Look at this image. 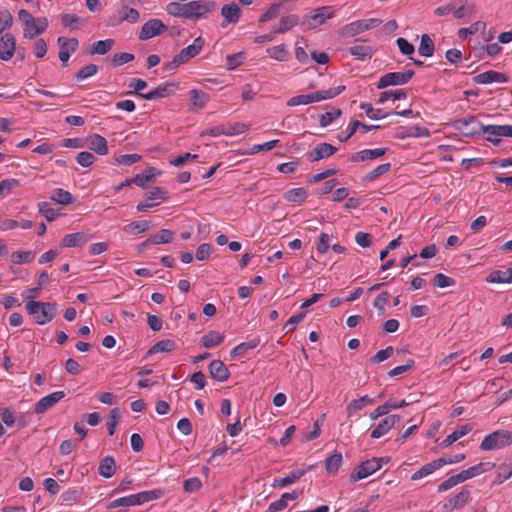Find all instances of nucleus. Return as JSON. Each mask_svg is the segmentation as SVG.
<instances>
[{
	"label": "nucleus",
	"mask_w": 512,
	"mask_h": 512,
	"mask_svg": "<svg viewBox=\"0 0 512 512\" xmlns=\"http://www.w3.org/2000/svg\"><path fill=\"white\" fill-rule=\"evenodd\" d=\"M269 57L277 61H286L288 58V52L284 44H280L266 50Z\"/></svg>",
	"instance_id": "864d4df0"
},
{
	"label": "nucleus",
	"mask_w": 512,
	"mask_h": 512,
	"mask_svg": "<svg viewBox=\"0 0 512 512\" xmlns=\"http://www.w3.org/2000/svg\"><path fill=\"white\" fill-rule=\"evenodd\" d=\"M433 284L439 288H445L453 286L455 284V280L443 273H438L433 278Z\"/></svg>",
	"instance_id": "774afa93"
},
{
	"label": "nucleus",
	"mask_w": 512,
	"mask_h": 512,
	"mask_svg": "<svg viewBox=\"0 0 512 512\" xmlns=\"http://www.w3.org/2000/svg\"><path fill=\"white\" fill-rule=\"evenodd\" d=\"M337 151L333 145L323 142L318 144L312 150L308 151L306 156L310 162H317L332 156Z\"/></svg>",
	"instance_id": "f8f14e48"
},
{
	"label": "nucleus",
	"mask_w": 512,
	"mask_h": 512,
	"mask_svg": "<svg viewBox=\"0 0 512 512\" xmlns=\"http://www.w3.org/2000/svg\"><path fill=\"white\" fill-rule=\"evenodd\" d=\"M391 168L390 163H384L379 166H377L375 169H373L371 172H369L365 177L364 180L366 181H373L374 179L378 178L379 176L387 173Z\"/></svg>",
	"instance_id": "69168bd1"
},
{
	"label": "nucleus",
	"mask_w": 512,
	"mask_h": 512,
	"mask_svg": "<svg viewBox=\"0 0 512 512\" xmlns=\"http://www.w3.org/2000/svg\"><path fill=\"white\" fill-rule=\"evenodd\" d=\"M16 51V39L7 32L0 38V59L2 61H9Z\"/></svg>",
	"instance_id": "4468645a"
},
{
	"label": "nucleus",
	"mask_w": 512,
	"mask_h": 512,
	"mask_svg": "<svg viewBox=\"0 0 512 512\" xmlns=\"http://www.w3.org/2000/svg\"><path fill=\"white\" fill-rule=\"evenodd\" d=\"M435 45L428 34L421 36L418 53L423 57H431L434 54Z\"/></svg>",
	"instance_id": "c9c22d12"
},
{
	"label": "nucleus",
	"mask_w": 512,
	"mask_h": 512,
	"mask_svg": "<svg viewBox=\"0 0 512 512\" xmlns=\"http://www.w3.org/2000/svg\"><path fill=\"white\" fill-rule=\"evenodd\" d=\"M225 135L227 136H235L242 133H245L249 130V125L245 123H233L224 125Z\"/></svg>",
	"instance_id": "4d7b16f0"
},
{
	"label": "nucleus",
	"mask_w": 512,
	"mask_h": 512,
	"mask_svg": "<svg viewBox=\"0 0 512 512\" xmlns=\"http://www.w3.org/2000/svg\"><path fill=\"white\" fill-rule=\"evenodd\" d=\"M299 17L294 14L282 16L280 19L279 27L274 29L276 34H284L299 24Z\"/></svg>",
	"instance_id": "c85d7f7f"
},
{
	"label": "nucleus",
	"mask_w": 512,
	"mask_h": 512,
	"mask_svg": "<svg viewBox=\"0 0 512 512\" xmlns=\"http://www.w3.org/2000/svg\"><path fill=\"white\" fill-rule=\"evenodd\" d=\"M335 10L332 6H322L312 10L306 15L302 21V25L306 29H314L317 26L323 25L327 19L334 16Z\"/></svg>",
	"instance_id": "39448f33"
},
{
	"label": "nucleus",
	"mask_w": 512,
	"mask_h": 512,
	"mask_svg": "<svg viewBox=\"0 0 512 512\" xmlns=\"http://www.w3.org/2000/svg\"><path fill=\"white\" fill-rule=\"evenodd\" d=\"M114 43L113 39L99 40L92 44L89 53L91 55H105L112 49Z\"/></svg>",
	"instance_id": "e433bc0d"
},
{
	"label": "nucleus",
	"mask_w": 512,
	"mask_h": 512,
	"mask_svg": "<svg viewBox=\"0 0 512 512\" xmlns=\"http://www.w3.org/2000/svg\"><path fill=\"white\" fill-rule=\"evenodd\" d=\"M116 461L112 456H106L100 462L98 473L104 478H111L116 472Z\"/></svg>",
	"instance_id": "cd10ccee"
},
{
	"label": "nucleus",
	"mask_w": 512,
	"mask_h": 512,
	"mask_svg": "<svg viewBox=\"0 0 512 512\" xmlns=\"http://www.w3.org/2000/svg\"><path fill=\"white\" fill-rule=\"evenodd\" d=\"M137 505H139L137 501V496L136 494H132L111 501L110 503L107 504V509L111 510L118 507H131Z\"/></svg>",
	"instance_id": "58836bf2"
},
{
	"label": "nucleus",
	"mask_w": 512,
	"mask_h": 512,
	"mask_svg": "<svg viewBox=\"0 0 512 512\" xmlns=\"http://www.w3.org/2000/svg\"><path fill=\"white\" fill-rule=\"evenodd\" d=\"M173 238V232L168 229H162L157 234L150 236L147 240L138 246L139 253L144 252L152 244L170 243Z\"/></svg>",
	"instance_id": "dca6fc26"
},
{
	"label": "nucleus",
	"mask_w": 512,
	"mask_h": 512,
	"mask_svg": "<svg viewBox=\"0 0 512 512\" xmlns=\"http://www.w3.org/2000/svg\"><path fill=\"white\" fill-rule=\"evenodd\" d=\"M155 176V168L150 167L145 169L141 174L135 175L133 178H131V181H133V183L137 186L144 188L150 181L155 178Z\"/></svg>",
	"instance_id": "f704fd0d"
},
{
	"label": "nucleus",
	"mask_w": 512,
	"mask_h": 512,
	"mask_svg": "<svg viewBox=\"0 0 512 512\" xmlns=\"http://www.w3.org/2000/svg\"><path fill=\"white\" fill-rule=\"evenodd\" d=\"M64 397H65V392H63V391H56L47 396H44L35 404V408H34L35 413L36 414L45 413L48 409L53 407Z\"/></svg>",
	"instance_id": "2eb2a0df"
},
{
	"label": "nucleus",
	"mask_w": 512,
	"mask_h": 512,
	"mask_svg": "<svg viewBox=\"0 0 512 512\" xmlns=\"http://www.w3.org/2000/svg\"><path fill=\"white\" fill-rule=\"evenodd\" d=\"M414 76V71L409 69L405 72H389L384 74L377 83L378 89H384L388 86L407 84Z\"/></svg>",
	"instance_id": "0eeeda50"
},
{
	"label": "nucleus",
	"mask_w": 512,
	"mask_h": 512,
	"mask_svg": "<svg viewBox=\"0 0 512 512\" xmlns=\"http://www.w3.org/2000/svg\"><path fill=\"white\" fill-rule=\"evenodd\" d=\"M512 475V461L510 463H503L497 468V482L498 484L503 483L505 480L509 479Z\"/></svg>",
	"instance_id": "13d9d810"
},
{
	"label": "nucleus",
	"mask_w": 512,
	"mask_h": 512,
	"mask_svg": "<svg viewBox=\"0 0 512 512\" xmlns=\"http://www.w3.org/2000/svg\"><path fill=\"white\" fill-rule=\"evenodd\" d=\"M308 196L307 191L300 187V188H294L291 190H288L284 194V199L288 202H294V203H303Z\"/></svg>",
	"instance_id": "79ce46f5"
},
{
	"label": "nucleus",
	"mask_w": 512,
	"mask_h": 512,
	"mask_svg": "<svg viewBox=\"0 0 512 512\" xmlns=\"http://www.w3.org/2000/svg\"><path fill=\"white\" fill-rule=\"evenodd\" d=\"M470 498V492L467 489H463L461 492L450 498L446 503L443 504V512H452L455 509H459L465 506Z\"/></svg>",
	"instance_id": "aec40b11"
},
{
	"label": "nucleus",
	"mask_w": 512,
	"mask_h": 512,
	"mask_svg": "<svg viewBox=\"0 0 512 512\" xmlns=\"http://www.w3.org/2000/svg\"><path fill=\"white\" fill-rule=\"evenodd\" d=\"M512 444V432L508 430H497L484 437L480 449L484 451L504 448Z\"/></svg>",
	"instance_id": "20e7f679"
},
{
	"label": "nucleus",
	"mask_w": 512,
	"mask_h": 512,
	"mask_svg": "<svg viewBox=\"0 0 512 512\" xmlns=\"http://www.w3.org/2000/svg\"><path fill=\"white\" fill-rule=\"evenodd\" d=\"M406 97H407V93L403 89L387 90L380 94V97H379L377 103L383 104L384 102H386L389 99L400 100V99H405Z\"/></svg>",
	"instance_id": "8fccbe9b"
},
{
	"label": "nucleus",
	"mask_w": 512,
	"mask_h": 512,
	"mask_svg": "<svg viewBox=\"0 0 512 512\" xmlns=\"http://www.w3.org/2000/svg\"><path fill=\"white\" fill-rule=\"evenodd\" d=\"M389 457H373L358 465L350 475L351 482L362 480L381 469L384 463H388Z\"/></svg>",
	"instance_id": "7ed1b4c3"
},
{
	"label": "nucleus",
	"mask_w": 512,
	"mask_h": 512,
	"mask_svg": "<svg viewBox=\"0 0 512 512\" xmlns=\"http://www.w3.org/2000/svg\"><path fill=\"white\" fill-rule=\"evenodd\" d=\"M204 44L205 40L199 36L194 40V42L191 45L182 49L178 54L185 62H188L190 59L194 58L201 52L202 48L204 47Z\"/></svg>",
	"instance_id": "5701e85b"
},
{
	"label": "nucleus",
	"mask_w": 512,
	"mask_h": 512,
	"mask_svg": "<svg viewBox=\"0 0 512 512\" xmlns=\"http://www.w3.org/2000/svg\"><path fill=\"white\" fill-rule=\"evenodd\" d=\"M217 5L214 1H191L189 3L170 2L167 5V12L174 17L186 19L202 18L205 14L213 12Z\"/></svg>",
	"instance_id": "f257e3e1"
},
{
	"label": "nucleus",
	"mask_w": 512,
	"mask_h": 512,
	"mask_svg": "<svg viewBox=\"0 0 512 512\" xmlns=\"http://www.w3.org/2000/svg\"><path fill=\"white\" fill-rule=\"evenodd\" d=\"M99 70V67L95 64H88L81 68L75 75V78L78 81L87 79L89 77L94 76Z\"/></svg>",
	"instance_id": "680f3d73"
},
{
	"label": "nucleus",
	"mask_w": 512,
	"mask_h": 512,
	"mask_svg": "<svg viewBox=\"0 0 512 512\" xmlns=\"http://www.w3.org/2000/svg\"><path fill=\"white\" fill-rule=\"evenodd\" d=\"M88 141V147L98 155H106L108 153L107 140L103 136L94 134Z\"/></svg>",
	"instance_id": "bb28decb"
},
{
	"label": "nucleus",
	"mask_w": 512,
	"mask_h": 512,
	"mask_svg": "<svg viewBox=\"0 0 512 512\" xmlns=\"http://www.w3.org/2000/svg\"><path fill=\"white\" fill-rule=\"evenodd\" d=\"M167 30L168 27L160 19L153 18L143 24L139 33V39L148 40L163 34Z\"/></svg>",
	"instance_id": "1a4fd4ad"
},
{
	"label": "nucleus",
	"mask_w": 512,
	"mask_h": 512,
	"mask_svg": "<svg viewBox=\"0 0 512 512\" xmlns=\"http://www.w3.org/2000/svg\"><path fill=\"white\" fill-rule=\"evenodd\" d=\"M382 23V20L377 18L362 19L349 23L344 26L343 33L348 37L355 36L364 31L378 27Z\"/></svg>",
	"instance_id": "6e6552de"
},
{
	"label": "nucleus",
	"mask_w": 512,
	"mask_h": 512,
	"mask_svg": "<svg viewBox=\"0 0 512 512\" xmlns=\"http://www.w3.org/2000/svg\"><path fill=\"white\" fill-rule=\"evenodd\" d=\"M87 242V237L83 232L67 234L61 242L62 247H76Z\"/></svg>",
	"instance_id": "72a5a7b5"
},
{
	"label": "nucleus",
	"mask_w": 512,
	"mask_h": 512,
	"mask_svg": "<svg viewBox=\"0 0 512 512\" xmlns=\"http://www.w3.org/2000/svg\"><path fill=\"white\" fill-rule=\"evenodd\" d=\"M48 27V20L45 17L34 19V22L27 26L23 31V36L26 39H33L42 34Z\"/></svg>",
	"instance_id": "4be33fe9"
},
{
	"label": "nucleus",
	"mask_w": 512,
	"mask_h": 512,
	"mask_svg": "<svg viewBox=\"0 0 512 512\" xmlns=\"http://www.w3.org/2000/svg\"><path fill=\"white\" fill-rule=\"evenodd\" d=\"M360 108L365 111L368 118L374 120L382 119L390 115V113H385L381 109L373 108L370 103H361Z\"/></svg>",
	"instance_id": "5fc2aeb1"
},
{
	"label": "nucleus",
	"mask_w": 512,
	"mask_h": 512,
	"mask_svg": "<svg viewBox=\"0 0 512 512\" xmlns=\"http://www.w3.org/2000/svg\"><path fill=\"white\" fill-rule=\"evenodd\" d=\"M453 126L464 136H475L484 134L486 125L481 124L475 116L456 119Z\"/></svg>",
	"instance_id": "423d86ee"
},
{
	"label": "nucleus",
	"mask_w": 512,
	"mask_h": 512,
	"mask_svg": "<svg viewBox=\"0 0 512 512\" xmlns=\"http://www.w3.org/2000/svg\"><path fill=\"white\" fill-rule=\"evenodd\" d=\"M373 49L368 45H354L349 48V53L357 59L364 60L366 57L372 56Z\"/></svg>",
	"instance_id": "3c124183"
},
{
	"label": "nucleus",
	"mask_w": 512,
	"mask_h": 512,
	"mask_svg": "<svg viewBox=\"0 0 512 512\" xmlns=\"http://www.w3.org/2000/svg\"><path fill=\"white\" fill-rule=\"evenodd\" d=\"M245 54L243 52L226 56V66L228 70H233L243 63Z\"/></svg>",
	"instance_id": "0e129e2a"
},
{
	"label": "nucleus",
	"mask_w": 512,
	"mask_h": 512,
	"mask_svg": "<svg viewBox=\"0 0 512 512\" xmlns=\"http://www.w3.org/2000/svg\"><path fill=\"white\" fill-rule=\"evenodd\" d=\"M50 199L61 205H68L74 202L72 194L61 188L54 189Z\"/></svg>",
	"instance_id": "ea45409f"
},
{
	"label": "nucleus",
	"mask_w": 512,
	"mask_h": 512,
	"mask_svg": "<svg viewBox=\"0 0 512 512\" xmlns=\"http://www.w3.org/2000/svg\"><path fill=\"white\" fill-rule=\"evenodd\" d=\"M489 283H512V268L506 270H494L486 278Z\"/></svg>",
	"instance_id": "a878e982"
},
{
	"label": "nucleus",
	"mask_w": 512,
	"mask_h": 512,
	"mask_svg": "<svg viewBox=\"0 0 512 512\" xmlns=\"http://www.w3.org/2000/svg\"><path fill=\"white\" fill-rule=\"evenodd\" d=\"M28 314L34 317L38 325H45L51 322L58 313L55 302L28 301L25 306Z\"/></svg>",
	"instance_id": "f03ea898"
},
{
	"label": "nucleus",
	"mask_w": 512,
	"mask_h": 512,
	"mask_svg": "<svg viewBox=\"0 0 512 512\" xmlns=\"http://www.w3.org/2000/svg\"><path fill=\"white\" fill-rule=\"evenodd\" d=\"M342 463V455L339 452H334L325 461V467L329 474L335 475Z\"/></svg>",
	"instance_id": "a18cd8bd"
},
{
	"label": "nucleus",
	"mask_w": 512,
	"mask_h": 512,
	"mask_svg": "<svg viewBox=\"0 0 512 512\" xmlns=\"http://www.w3.org/2000/svg\"><path fill=\"white\" fill-rule=\"evenodd\" d=\"M13 263L23 264L30 263L34 257L35 252L32 251H15L11 255Z\"/></svg>",
	"instance_id": "bf43d9fd"
},
{
	"label": "nucleus",
	"mask_w": 512,
	"mask_h": 512,
	"mask_svg": "<svg viewBox=\"0 0 512 512\" xmlns=\"http://www.w3.org/2000/svg\"><path fill=\"white\" fill-rule=\"evenodd\" d=\"M305 473V470L295 469L288 476L275 480L273 486L286 487L298 481Z\"/></svg>",
	"instance_id": "a19ab883"
},
{
	"label": "nucleus",
	"mask_w": 512,
	"mask_h": 512,
	"mask_svg": "<svg viewBox=\"0 0 512 512\" xmlns=\"http://www.w3.org/2000/svg\"><path fill=\"white\" fill-rule=\"evenodd\" d=\"M119 14L120 22L128 21L130 23H136L140 18L138 10L129 8L127 5L123 6L122 10L119 11Z\"/></svg>",
	"instance_id": "09e8293b"
},
{
	"label": "nucleus",
	"mask_w": 512,
	"mask_h": 512,
	"mask_svg": "<svg viewBox=\"0 0 512 512\" xmlns=\"http://www.w3.org/2000/svg\"><path fill=\"white\" fill-rule=\"evenodd\" d=\"M176 344L173 340L165 339L157 342L155 345H153L149 351L148 355L159 353V352H171L175 349Z\"/></svg>",
	"instance_id": "49530a36"
},
{
	"label": "nucleus",
	"mask_w": 512,
	"mask_h": 512,
	"mask_svg": "<svg viewBox=\"0 0 512 512\" xmlns=\"http://www.w3.org/2000/svg\"><path fill=\"white\" fill-rule=\"evenodd\" d=\"M210 376L219 382H225L230 377V371L221 360H213L209 364Z\"/></svg>",
	"instance_id": "412c9836"
},
{
	"label": "nucleus",
	"mask_w": 512,
	"mask_h": 512,
	"mask_svg": "<svg viewBox=\"0 0 512 512\" xmlns=\"http://www.w3.org/2000/svg\"><path fill=\"white\" fill-rule=\"evenodd\" d=\"M259 344V338H254L250 341L242 342L231 350L230 355L232 357L243 356L248 350L256 348Z\"/></svg>",
	"instance_id": "4c0bfd02"
},
{
	"label": "nucleus",
	"mask_w": 512,
	"mask_h": 512,
	"mask_svg": "<svg viewBox=\"0 0 512 512\" xmlns=\"http://www.w3.org/2000/svg\"><path fill=\"white\" fill-rule=\"evenodd\" d=\"M484 134L495 137H512V125H486Z\"/></svg>",
	"instance_id": "7c9ffc66"
},
{
	"label": "nucleus",
	"mask_w": 512,
	"mask_h": 512,
	"mask_svg": "<svg viewBox=\"0 0 512 512\" xmlns=\"http://www.w3.org/2000/svg\"><path fill=\"white\" fill-rule=\"evenodd\" d=\"M189 95L192 106L197 109L204 108L209 101V95L202 90L192 89Z\"/></svg>",
	"instance_id": "473e14b6"
},
{
	"label": "nucleus",
	"mask_w": 512,
	"mask_h": 512,
	"mask_svg": "<svg viewBox=\"0 0 512 512\" xmlns=\"http://www.w3.org/2000/svg\"><path fill=\"white\" fill-rule=\"evenodd\" d=\"M221 15L227 24H236L240 19L241 9L234 2L226 4L221 8Z\"/></svg>",
	"instance_id": "393cba45"
},
{
	"label": "nucleus",
	"mask_w": 512,
	"mask_h": 512,
	"mask_svg": "<svg viewBox=\"0 0 512 512\" xmlns=\"http://www.w3.org/2000/svg\"><path fill=\"white\" fill-rule=\"evenodd\" d=\"M342 114V111L341 109L339 108H332L331 111L329 112H326L324 114H321L319 116V123H320V126L322 127H327L329 126L334 120H336L337 118H339Z\"/></svg>",
	"instance_id": "6e6d98bb"
},
{
	"label": "nucleus",
	"mask_w": 512,
	"mask_h": 512,
	"mask_svg": "<svg viewBox=\"0 0 512 512\" xmlns=\"http://www.w3.org/2000/svg\"><path fill=\"white\" fill-rule=\"evenodd\" d=\"M223 340L224 335L218 331L211 330L201 338V344L205 348H213L221 344Z\"/></svg>",
	"instance_id": "2f4dec72"
},
{
	"label": "nucleus",
	"mask_w": 512,
	"mask_h": 512,
	"mask_svg": "<svg viewBox=\"0 0 512 512\" xmlns=\"http://www.w3.org/2000/svg\"><path fill=\"white\" fill-rule=\"evenodd\" d=\"M495 467V464L492 462H480L474 466L469 467L466 470H462L458 473L461 482H464L468 479L476 477L486 471H490Z\"/></svg>",
	"instance_id": "6ab92c4d"
},
{
	"label": "nucleus",
	"mask_w": 512,
	"mask_h": 512,
	"mask_svg": "<svg viewBox=\"0 0 512 512\" xmlns=\"http://www.w3.org/2000/svg\"><path fill=\"white\" fill-rule=\"evenodd\" d=\"M38 210H39V213L41 215H43L47 221H53L59 215V213L56 210H54L53 208H51L49 206V203H47V202H40L38 204Z\"/></svg>",
	"instance_id": "e2e57ef3"
},
{
	"label": "nucleus",
	"mask_w": 512,
	"mask_h": 512,
	"mask_svg": "<svg viewBox=\"0 0 512 512\" xmlns=\"http://www.w3.org/2000/svg\"><path fill=\"white\" fill-rule=\"evenodd\" d=\"M408 405L409 403L405 400L397 402L394 399L389 398L383 405L378 406L374 411H372L369 416L371 420H376L381 416H387V414L393 409L403 408Z\"/></svg>",
	"instance_id": "f3484780"
},
{
	"label": "nucleus",
	"mask_w": 512,
	"mask_h": 512,
	"mask_svg": "<svg viewBox=\"0 0 512 512\" xmlns=\"http://www.w3.org/2000/svg\"><path fill=\"white\" fill-rule=\"evenodd\" d=\"M345 88L346 87L344 85H341V86L329 88L327 90L315 91L314 93H315L316 101L320 102L322 100L332 99V98L338 96L339 94H341L345 90Z\"/></svg>",
	"instance_id": "c03bdc74"
},
{
	"label": "nucleus",
	"mask_w": 512,
	"mask_h": 512,
	"mask_svg": "<svg viewBox=\"0 0 512 512\" xmlns=\"http://www.w3.org/2000/svg\"><path fill=\"white\" fill-rule=\"evenodd\" d=\"M20 186V182L17 179H4L0 182V198H3L9 194L13 189Z\"/></svg>",
	"instance_id": "052dcab7"
},
{
	"label": "nucleus",
	"mask_w": 512,
	"mask_h": 512,
	"mask_svg": "<svg viewBox=\"0 0 512 512\" xmlns=\"http://www.w3.org/2000/svg\"><path fill=\"white\" fill-rule=\"evenodd\" d=\"M473 429V426L471 424H465V425H462L461 427H459L458 429H456L454 432H452L451 434H449L444 440L443 442L441 443V445L443 447H448L450 445H452L454 442H456L458 439H460L461 437L465 436L466 434H468L470 431H472Z\"/></svg>",
	"instance_id": "c756f323"
},
{
	"label": "nucleus",
	"mask_w": 512,
	"mask_h": 512,
	"mask_svg": "<svg viewBox=\"0 0 512 512\" xmlns=\"http://www.w3.org/2000/svg\"><path fill=\"white\" fill-rule=\"evenodd\" d=\"M400 420L401 417L399 415H387L374 427L371 431L370 437L372 439H379L387 434L398 422H400Z\"/></svg>",
	"instance_id": "9b49d317"
},
{
	"label": "nucleus",
	"mask_w": 512,
	"mask_h": 512,
	"mask_svg": "<svg viewBox=\"0 0 512 512\" xmlns=\"http://www.w3.org/2000/svg\"><path fill=\"white\" fill-rule=\"evenodd\" d=\"M486 29V23L483 21H476L472 23L467 28H461L458 31V36L461 39H465L469 34H476L479 31H484Z\"/></svg>",
	"instance_id": "603ef678"
},
{
	"label": "nucleus",
	"mask_w": 512,
	"mask_h": 512,
	"mask_svg": "<svg viewBox=\"0 0 512 512\" xmlns=\"http://www.w3.org/2000/svg\"><path fill=\"white\" fill-rule=\"evenodd\" d=\"M473 81L476 84L506 83L509 81V77L505 73L489 70L474 76Z\"/></svg>",
	"instance_id": "a211bd4d"
},
{
	"label": "nucleus",
	"mask_w": 512,
	"mask_h": 512,
	"mask_svg": "<svg viewBox=\"0 0 512 512\" xmlns=\"http://www.w3.org/2000/svg\"><path fill=\"white\" fill-rule=\"evenodd\" d=\"M141 160V155L139 154H124L119 155L115 159V163L119 165L131 166L134 163H137Z\"/></svg>",
	"instance_id": "338daca9"
},
{
	"label": "nucleus",
	"mask_w": 512,
	"mask_h": 512,
	"mask_svg": "<svg viewBox=\"0 0 512 512\" xmlns=\"http://www.w3.org/2000/svg\"><path fill=\"white\" fill-rule=\"evenodd\" d=\"M387 148L365 149L356 152L351 156L352 162H360L366 160H374L385 155Z\"/></svg>",
	"instance_id": "b1692460"
},
{
	"label": "nucleus",
	"mask_w": 512,
	"mask_h": 512,
	"mask_svg": "<svg viewBox=\"0 0 512 512\" xmlns=\"http://www.w3.org/2000/svg\"><path fill=\"white\" fill-rule=\"evenodd\" d=\"M57 42L60 45L59 59L62 65L66 66L70 54L76 52L78 49L79 42L76 38L65 39L64 37H59Z\"/></svg>",
	"instance_id": "ddd939ff"
},
{
	"label": "nucleus",
	"mask_w": 512,
	"mask_h": 512,
	"mask_svg": "<svg viewBox=\"0 0 512 512\" xmlns=\"http://www.w3.org/2000/svg\"><path fill=\"white\" fill-rule=\"evenodd\" d=\"M178 88V84L174 82H166L155 89L147 92V93H139V97L145 100H155L160 98H165L171 94H173Z\"/></svg>",
	"instance_id": "9d476101"
},
{
	"label": "nucleus",
	"mask_w": 512,
	"mask_h": 512,
	"mask_svg": "<svg viewBox=\"0 0 512 512\" xmlns=\"http://www.w3.org/2000/svg\"><path fill=\"white\" fill-rule=\"evenodd\" d=\"M372 403H374V399L367 395L362 396L359 399L352 400L347 406L348 415L351 416L352 414L362 410L367 404Z\"/></svg>",
	"instance_id": "37998d69"
},
{
	"label": "nucleus",
	"mask_w": 512,
	"mask_h": 512,
	"mask_svg": "<svg viewBox=\"0 0 512 512\" xmlns=\"http://www.w3.org/2000/svg\"><path fill=\"white\" fill-rule=\"evenodd\" d=\"M315 102H317V101H316L315 93L313 92L310 94H301V95L294 96V97L290 98L286 104H287V106L293 107V106H297V105H307V104L315 103Z\"/></svg>",
	"instance_id": "de8ad7c7"
}]
</instances>
